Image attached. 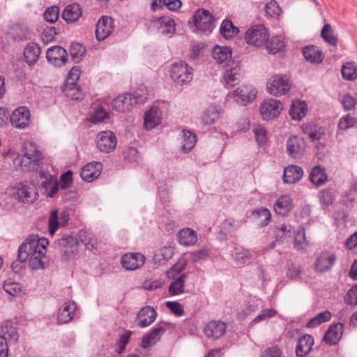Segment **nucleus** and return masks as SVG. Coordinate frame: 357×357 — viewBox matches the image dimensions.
I'll list each match as a JSON object with an SVG mask.
<instances>
[{
    "instance_id": "obj_1",
    "label": "nucleus",
    "mask_w": 357,
    "mask_h": 357,
    "mask_svg": "<svg viewBox=\"0 0 357 357\" xmlns=\"http://www.w3.org/2000/svg\"><path fill=\"white\" fill-rule=\"evenodd\" d=\"M17 260L22 263L28 261L33 270L43 269L48 264V259L43 246L36 242L22 243L18 248Z\"/></svg>"
},
{
    "instance_id": "obj_2",
    "label": "nucleus",
    "mask_w": 357,
    "mask_h": 357,
    "mask_svg": "<svg viewBox=\"0 0 357 357\" xmlns=\"http://www.w3.org/2000/svg\"><path fill=\"white\" fill-rule=\"evenodd\" d=\"M23 156L21 160L22 167L31 170L38 165L43 159V153L38 149L36 144L31 141L23 144Z\"/></svg>"
},
{
    "instance_id": "obj_3",
    "label": "nucleus",
    "mask_w": 357,
    "mask_h": 357,
    "mask_svg": "<svg viewBox=\"0 0 357 357\" xmlns=\"http://www.w3.org/2000/svg\"><path fill=\"white\" fill-rule=\"evenodd\" d=\"M169 75L174 82L183 85L192 80L193 69L186 62L179 61L171 66Z\"/></svg>"
},
{
    "instance_id": "obj_4",
    "label": "nucleus",
    "mask_w": 357,
    "mask_h": 357,
    "mask_svg": "<svg viewBox=\"0 0 357 357\" xmlns=\"http://www.w3.org/2000/svg\"><path fill=\"white\" fill-rule=\"evenodd\" d=\"M268 33L264 25H256L250 28L245 33L247 43L255 47H261L267 42Z\"/></svg>"
},
{
    "instance_id": "obj_5",
    "label": "nucleus",
    "mask_w": 357,
    "mask_h": 357,
    "mask_svg": "<svg viewBox=\"0 0 357 357\" xmlns=\"http://www.w3.org/2000/svg\"><path fill=\"white\" fill-rule=\"evenodd\" d=\"M289 80L281 75H275L267 82L268 92L273 96H281L287 93L291 89Z\"/></svg>"
},
{
    "instance_id": "obj_6",
    "label": "nucleus",
    "mask_w": 357,
    "mask_h": 357,
    "mask_svg": "<svg viewBox=\"0 0 357 357\" xmlns=\"http://www.w3.org/2000/svg\"><path fill=\"white\" fill-rule=\"evenodd\" d=\"M257 90L253 86L243 85L229 93L228 96L232 97L237 103L245 105L255 98Z\"/></svg>"
},
{
    "instance_id": "obj_7",
    "label": "nucleus",
    "mask_w": 357,
    "mask_h": 357,
    "mask_svg": "<svg viewBox=\"0 0 357 357\" xmlns=\"http://www.w3.org/2000/svg\"><path fill=\"white\" fill-rule=\"evenodd\" d=\"M96 144L100 151L109 153L116 149L117 139L113 132L105 130L100 132L97 135Z\"/></svg>"
},
{
    "instance_id": "obj_8",
    "label": "nucleus",
    "mask_w": 357,
    "mask_h": 357,
    "mask_svg": "<svg viewBox=\"0 0 357 357\" xmlns=\"http://www.w3.org/2000/svg\"><path fill=\"white\" fill-rule=\"evenodd\" d=\"M282 109L283 106L280 100L268 99L261 105L259 110L262 119L269 121L277 117Z\"/></svg>"
},
{
    "instance_id": "obj_9",
    "label": "nucleus",
    "mask_w": 357,
    "mask_h": 357,
    "mask_svg": "<svg viewBox=\"0 0 357 357\" xmlns=\"http://www.w3.org/2000/svg\"><path fill=\"white\" fill-rule=\"evenodd\" d=\"M10 195L13 199L23 203H32L38 197L33 188L24 185L14 188Z\"/></svg>"
},
{
    "instance_id": "obj_10",
    "label": "nucleus",
    "mask_w": 357,
    "mask_h": 357,
    "mask_svg": "<svg viewBox=\"0 0 357 357\" xmlns=\"http://www.w3.org/2000/svg\"><path fill=\"white\" fill-rule=\"evenodd\" d=\"M286 146L287 153L291 158L299 159L304 155L305 142L303 138L291 136L287 139Z\"/></svg>"
},
{
    "instance_id": "obj_11",
    "label": "nucleus",
    "mask_w": 357,
    "mask_h": 357,
    "mask_svg": "<svg viewBox=\"0 0 357 357\" xmlns=\"http://www.w3.org/2000/svg\"><path fill=\"white\" fill-rule=\"evenodd\" d=\"M30 117L29 110L25 107H20L10 116V123L17 129H24L29 124Z\"/></svg>"
},
{
    "instance_id": "obj_12",
    "label": "nucleus",
    "mask_w": 357,
    "mask_h": 357,
    "mask_svg": "<svg viewBox=\"0 0 357 357\" xmlns=\"http://www.w3.org/2000/svg\"><path fill=\"white\" fill-rule=\"evenodd\" d=\"M136 105V100L132 93L120 95L114 98L112 102L113 109L119 112H130Z\"/></svg>"
},
{
    "instance_id": "obj_13",
    "label": "nucleus",
    "mask_w": 357,
    "mask_h": 357,
    "mask_svg": "<svg viewBox=\"0 0 357 357\" xmlns=\"http://www.w3.org/2000/svg\"><path fill=\"white\" fill-rule=\"evenodd\" d=\"M336 261L335 254L330 252H322L320 253L314 264L317 272L324 273L331 270Z\"/></svg>"
},
{
    "instance_id": "obj_14",
    "label": "nucleus",
    "mask_w": 357,
    "mask_h": 357,
    "mask_svg": "<svg viewBox=\"0 0 357 357\" xmlns=\"http://www.w3.org/2000/svg\"><path fill=\"white\" fill-rule=\"evenodd\" d=\"M169 323L164 322L162 326H157L153 328L149 333L145 335L142 340V347L147 349L154 345L160 340L161 336L166 331V327L169 326Z\"/></svg>"
},
{
    "instance_id": "obj_15",
    "label": "nucleus",
    "mask_w": 357,
    "mask_h": 357,
    "mask_svg": "<svg viewBox=\"0 0 357 357\" xmlns=\"http://www.w3.org/2000/svg\"><path fill=\"white\" fill-rule=\"evenodd\" d=\"M194 23L196 27L202 31H210L213 24V17L210 12L202 9L198 10L193 16Z\"/></svg>"
},
{
    "instance_id": "obj_16",
    "label": "nucleus",
    "mask_w": 357,
    "mask_h": 357,
    "mask_svg": "<svg viewBox=\"0 0 357 357\" xmlns=\"http://www.w3.org/2000/svg\"><path fill=\"white\" fill-rule=\"evenodd\" d=\"M47 61L55 66H61L66 63L68 59V54L65 49L60 46H54L47 51Z\"/></svg>"
},
{
    "instance_id": "obj_17",
    "label": "nucleus",
    "mask_w": 357,
    "mask_h": 357,
    "mask_svg": "<svg viewBox=\"0 0 357 357\" xmlns=\"http://www.w3.org/2000/svg\"><path fill=\"white\" fill-rule=\"evenodd\" d=\"M241 77V68L238 63L233 62L226 66L223 79L227 85L233 86L238 84Z\"/></svg>"
},
{
    "instance_id": "obj_18",
    "label": "nucleus",
    "mask_w": 357,
    "mask_h": 357,
    "mask_svg": "<svg viewBox=\"0 0 357 357\" xmlns=\"http://www.w3.org/2000/svg\"><path fill=\"white\" fill-rule=\"evenodd\" d=\"M146 257L139 252H130L124 255L121 260L122 266L127 270H135L142 266Z\"/></svg>"
},
{
    "instance_id": "obj_19",
    "label": "nucleus",
    "mask_w": 357,
    "mask_h": 357,
    "mask_svg": "<svg viewBox=\"0 0 357 357\" xmlns=\"http://www.w3.org/2000/svg\"><path fill=\"white\" fill-rule=\"evenodd\" d=\"M226 324L220 321H209L204 328V335L213 340L220 338L225 333Z\"/></svg>"
},
{
    "instance_id": "obj_20",
    "label": "nucleus",
    "mask_w": 357,
    "mask_h": 357,
    "mask_svg": "<svg viewBox=\"0 0 357 357\" xmlns=\"http://www.w3.org/2000/svg\"><path fill=\"white\" fill-rule=\"evenodd\" d=\"M7 36L13 41H23L30 39V30L24 24H15L8 28Z\"/></svg>"
},
{
    "instance_id": "obj_21",
    "label": "nucleus",
    "mask_w": 357,
    "mask_h": 357,
    "mask_svg": "<svg viewBox=\"0 0 357 357\" xmlns=\"http://www.w3.org/2000/svg\"><path fill=\"white\" fill-rule=\"evenodd\" d=\"M156 316L157 312L153 307L145 306L139 310L137 315V325L141 328L147 327L155 321Z\"/></svg>"
},
{
    "instance_id": "obj_22",
    "label": "nucleus",
    "mask_w": 357,
    "mask_h": 357,
    "mask_svg": "<svg viewBox=\"0 0 357 357\" xmlns=\"http://www.w3.org/2000/svg\"><path fill=\"white\" fill-rule=\"evenodd\" d=\"M113 31L112 19L102 17L96 24V36L98 40L101 41L107 38Z\"/></svg>"
},
{
    "instance_id": "obj_23",
    "label": "nucleus",
    "mask_w": 357,
    "mask_h": 357,
    "mask_svg": "<svg viewBox=\"0 0 357 357\" xmlns=\"http://www.w3.org/2000/svg\"><path fill=\"white\" fill-rule=\"evenodd\" d=\"M76 304L75 302H66L59 308L57 314V321L59 324H68L74 317Z\"/></svg>"
},
{
    "instance_id": "obj_24",
    "label": "nucleus",
    "mask_w": 357,
    "mask_h": 357,
    "mask_svg": "<svg viewBox=\"0 0 357 357\" xmlns=\"http://www.w3.org/2000/svg\"><path fill=\"white\" fill-rule=\"evenodd\" d=\"M101 169L102 165L100 162H89L83 167L80 176L84 181L91 182L100 176Z\"/></svg>"
},
{
    "instance_id": "obj_25",
    "label": "nucleus",
    "mask_w": 357,
    "mask_h": 357,
    "mask_svg": "<svg viewBox=\"0 0 357 357\" xmlns=\"http://www.w3.org/2000/svg\"><path fill=\"white\" fill-rule=\"evenodd\" d=\"M303 176V169L297 165H289L284 169L283 181L285 183L294 184L298 182Z\"/></svg>"
},
{
    "instance_id": "obj_26",
    "label": "nucleus",
    "mask_w": 357,
    "mask_h": 357,
    "mask_svg": "<svg viewBox=\"0 0 357 357\" xmlns=\"http://www.w3.org/2000/svg\"><path fill=\"white\" fill-rule=\"evenodd\" d=\"M161 119V111L158 108L152 107L145 113L144 126L146 130H152L160 123Z\"/></svg>"
},
{
    "instance_id": "obj_27",
    "label": "nucleus",
    "mask_w": 357,
    "mask_h": 357,
    "mask_svg": "<svg viewBox=\"0 0 357 357\" xmlns=\"http://www.w3.org/2000/svg\"><path fill=\"white\" fill-rule=\"evenodd\" d=\"M314 344V338L312 335L306 334L299 338L296 354L298 357H303L310 352Z\"/></svg>"
},
{
    "instance_id": "obj_28",
    "label": "nucleus",
    "mask_w": 357,
    "mask_h": 357,
    "mask_svg": "<svg viewBox=\"0 0 357 357\" xmlns=\"http://www.w3.org/2000/svg\"><path fill=\"white\" fill-rule=\"evenodd\" d=\"M343 331V325L337 323L331 325L326 332L324 340L330 344L337 343L342 337Z\"/></svg>"
},
{
    "instance_id": "obj_29",
    "label": "nucleus",
    "mask_w": 357,
    "mask_h": 357,
    "mask_svg": "<svg viewBox=\"0 0 357 357\" xmlns=\"http://www.w3.org/2000/svg\"><path fill=\"white\" fill-rule=\"evenodd\" d=\"M220 107L217 105H209L204 112L202 116V122L205 126H211L219 118Z\"/></svg>"
},
{
    "instance_id": "obj_30",
    "label": "nucleus",
    "mask_w": 357,
    "mask_h": 357,
    "mask_svg": "<svg viewBox=\"0 0 357 357\" xmlns=\"http://www.w3.org/2000/svg\"><path fill=\"white\" fill-rule=\"evenodd\" d=\"M38 175L40 178V181L38 183L39 186L45 189L46 192L50 189L47 195L49 197H52L57 192L58 186L52 182V176L43 171H40Z\"/></svg>"
},
{
    "instance_id": "obj_31",
    "label": "nucleus",
    "mask_w": 357,
    "mask_h": 357,
    "mask_svg": "<svg viewBox=\"0 0 357 357\" xmlns=\"http://www.w3.org/2000/svg\"><path fill=\"white\" fill-rule=\"evenodd\" d=\"M82 13L80 6L77 3H73L66 7L62 13V17L66 22L73 23L79 19Z\"/></svg>"
},
{
    "instance_id": "obj_32",
    "label": "nucleus",
    "mask_w": 357,
    "mask_h": 357,
    "mask_svg": "<svg viewBox=\"0 0 357 357\" xmlns=\"http://www.w3.org/2000/svg\"><path fill=\"white\" fill-rule=\"evenodd\" d=\"M293 207L292 199L289 195H282L280 197L274 204V209L277 214L285 215Z\"/></svg>"
},
{
    "instance_id": "obj_33",
    "label": "nucleus",
    "mask_w": 357,
    "mask_h": 357,
    "mask_svg": "<svg viewBox=\"0 0 357 357\" xmlns=\"http://www.w3.org/2000/svg\"><path fill=\"white\" fill-rule=\"evenodd\" d=\"M178 242L184 246L195 245L197 241L196 232L190 228H183L178 234Z\"/></svg>"
},
{
    "instance_id": "obj_34",
    "label": "nucleus",
    "mask_w": 357,
    "mask_h": 357,
    "mask_svg": "<svg viewBox=\"0 0 357 357\" xmlns=\"http://www.w3.org/2000/svg\"><path fill=\"white\" fill-rule=\"evenodd\" d=\"M305 59L312 63H319L323 61L321 51L314 46H306L303 50Z\"/></svg>"
},
{
    "instance_id": "obj_35",
    "label": "nucleus",
    "mask_w": 357,
    "mask_h": 357,
    "mask_svg": "<svg viewBox=\"0 0 357 357\" xmlns=\"http://www.w3.org/2000/svg\"><path fill=\"white\" fill-rule=\"evenodd\" d=\"M40 54V49L39 46L34 43H29L24 51L25 61L29 66L34 64L38 61Z\"/></svg>"
},
{
    "instance_id": "obj_36",
    "label": "nucleus",
    "mask_w": 357,
    "mask_h": 357,
    "mask_svg": "<svg viewBox=\"0 0 357 357\" xmlns=\"http://www.w3.org/2000/svg\"><path fill=\"white\" fill-rule=\"evenodd\" d=\"M231 50L227 46H215L212 50L213 59L218 63L227 62L231 58Z\"/></svg>"
},
{
    "instance_id": "obj_37",
    "label": "nucleus",
    "mask_w": 357,
    "mask_h": 357,
    "mask_svg": "<svg viewBox=\"0 0 357 357\" xmlns=\"http://www.w3.org/2000/svg\"><path fill=\"white\" fill-rule=\"evenodd\" d=\"M310 180L317 186L324 184L327 180L325 168L319 165L314 167L310 174Z\"/></svg>"
},
{
    "instance_id": "obj_38",
    "label": "nucleus",
    "mask_w": 357,
    "mask_h": 357,
    "mask_svg": "<svg viewBox=\"0 0 357 357\" xmlns=\"http://www.w3.org/2000/svg\"><path fill=\"white\" fill-rule=\"evenodd\" d=\"M307 110V105L305 102L296 100L292 102L289 114L293 119L300 120L305 116Z\"/></svg>"
},
{
    "instance_id": "obj_39",
    "label": "nucleus",
    "mask_w": 357,
    "mask_h": 357,
    "mask_svg": "<svg viewBox=\"0 0 357 357\" xmlns=\"http://www.w3.org/2000/svg\"><path fill=\"white\" fill-rule=\"evenodd\" d=\"M59 218H61L63 221L61 224H65L68 220L67 215L65 213H61L60 216H59L56 210L52 211L49 218V233L52 236L55 234L56 231L59 228Z\"/></svg>"
},
{
    "instance_id": "obj_40",
    "label": "nucleus",
    "mask_w": 357,
    "mask_h": 357,
    "mask_svg": "<svg viewBox=\"0 0 357 357\" xmlns=\"http://www.w3.org/2000/svg\"><path fill=\"white\" fill-rule=\"evenodd\" d=\"M159 30L162 35L172 34L175 31V22L168 17L162 16L158 20Z\"/></svg>"
},
{
    "instance_id": "obj_41",
    "label": "nucleus",
    "mask_w": 357,
    "mask_h": 357,
    "mask_svg": "<svg viewBox=\"0 0 357 357\" xmlns=\"http://www.w3.org/2000/svg\"><path fill=\"white\" fill-rule=\"evenodd\" d=\"M252 215L261 227L266 226L271 221V213L266 208L261 207L255 210L252 212Z\"/></svg>"
},
{
    "instance_id": "obj_42",
    "label": "nucleus",
    "mask_w": 357,
    "mask_h": 357,
    "mask_svg": "<svg viewBox=\"0 0 357 357\" xmlns=\"http://www.w3.org/2000/svg\"><path fill=\"white\" fill-rule=\"evenodd\" d=\"M174 249L171 246H165L156 251L153 256L154 264H162L172 258Z\"/></svg>"
},
{
    "instance_id": "obj_43",
    "label": "nucleus",
    "mask_w": 357,
    "mask_h": 357,
    "mask_svg": "<svg viewBox=\"0 0 357 357\" xmlns=\"http://www.w3.org/2000/svg\"><path fill=\"white\" fill-rule=\"evenodd\" d=\"M183 142L181 146V150L184 153H188L194 148L196 144L197 140V135L190 130H183Z\"/></svg>"
},
{
    "instance_id": "obj_44",
    "label": "nucleus",
    "mask_w": 357,
    "mask_h": 357,
    "mask_svg": "<svg viewBox=\"0 0 357 357\" xmlns=\"http://www.w3.org/2000/svg\"><path fill=\"white\" fill-rule=\"evenodd\" d=\"M185 274L183 273L173 281L169 287V293L172 296L179 295L184 292Z\"/></svg>"
},
{
    "instance_id": "obj_45",
    "label": "nucleus",
    "mask_w": 357,
    "mask_h": 357,
    "mask_svg": "<svg viewBox=\"0 0 357 357\" xmlns=\"http://www.w3.org/2000/svg\"><path fill=\"white\" fill-rule=\"evenodd\" d=\"M220 31L225 38H230L238 33V28L235 26L231 21L225 20L221 24Z\"/></svg>"
},
{
    "instance_id": "obj_46",
    "label": "nucleus",
    "mask_w": 357,
    "mask_h": 357,
    "mask_svg": "<svg viewBox=\"0 0 357 357\" xmlns=\"http://www.w3.org/2000/svg\"><path fill=\"white\" fill-rule=\"evenodd\" d=\"M323 39L333 46L337 43V36L334 33L332 26L329 24H325L321 32Z\"/></svg>"
},
{
    "instance_id": "obj_47",
    "label": "nucleus",
    "mask_w": 357,
    "mask_h": 357,
    "mask_svg": "<svg viewBox=\"0 0 357 357\" xmlns=\"http://www.w3.org/2000/svg\"><path fill=\"white\" fill-rule=\"evenodd\" d=\"M239 227V223L233 218H226L220 225V232L227 236L236 231Z\"/></svg>"
},
{
    "instance_id": "obj_48",
    "label": "nucleus",
    "mask_w": 357,
    "mask_h": 357,
    "mask_svg": "<svg viewBox=\"0 0 357 357\" xmlns=\"http://www.w3.org/2000/svg\"><path fill=\"white\" fill-rule=\"evenodd\" d=\"M3 288L8 294L13 296L20 295L22 291V285L18 282L12 281L11 280L5 281Z\"/></svg>"
},
{
    "instance_id": "obj_49",
    "label": "nucleus",
    "mask_w": 357,
    "mask_h": 357,
    "mask_svg": "<svg viewBox=\"0 0 357 357\" xmlns=\"http://www.w3.org/2000/svg\"><path fill=\"white\" fill-rule=\"evenodd\" d=\"M357 127V119L351 114H347L340 118L338 128L346 130L351 128Z\"/></svg>"
},
{
    "instance_id": "obj_50",
    "label": "nucleus",
    "mask_w": 357,
    "mask_h": 357,
    "mask_svg": "<svg viewBox=\"0 0 357 357\" xmlns=\"http://www.w3.org/2000/svg\"><path fill=\"white\" fill-rule=\"evenodd\" d=\"M331 318V314L329 311L321 312L307 324V327L314 328L324 322L329 321Z\"/></svg>"
},
{
    "instance_id": "obj_51",
    "label": "nucleus",
    "mask_w": 357,
    "mask_h": 357,
    "mask_svg": "<svg viewBox=\"0 0 357 357\" xmlns=\"http://www.w3.org/2000/svg\"><path fill=\"white\" fill-rule=\"evenodd\" d=\"M85 51V48L79 43H73L70 45V54L75 63H79L82 60Z\"/></svg>"
},
{
    "instance_id": "obj_52",
    "label": "nucleus",
    "mask_w": 357,
    "mask_h": 357,
    "mask_svg": "<svg viewBox=\"0 0 357 357\" xmlns=\"http://www.w3.org/2000/svg\"><path fill=\"white\" fill-rule=\"evenodd\" d=\"M269 53L275 54L284 47V43L278 37H272L265 43Z\"/></svg>"
},
{
    "instance_id": "obj_53",
    "label": "nucleus",
    "mask_w": 357,
    "mask_h": 357,
    "mask_svg": "<svg viewBox=\"0 0 357 357\" xmlns=\"http://www.w3.org/2000/svg\"><path fill=\"white\" fill-rule=\"evenodd\" d=\"M277 314L275 310L273 308L264 309L261 311L260 314H258L250 324V326H254L256 324L264 321L269 318L275 317Z\"/></svg>"
},
{
    "instance_id": "obj_54",
    "label": "nucleus",
    "mask_w": 357,
    "mask_h": 357,
    "mask_svg": "<svg viewBox=\"0 0 357 357\" xmlns=\"http://www.w3.org/2000/svg\"><path fill=\"white\" fill-rule=\"evenodd\" d=\"M308 243L305 238V229L303 228L298 230L294 237V247L298 250H301L307 248Z\"/></svg>"
},
{
    "instance_id": "obj_55",
    "label": "nucleus",
    "mask_w": 357,
    "mask_h": 357,
    "mask_svg": "<svg viewBox=\"0 0 357 357\" xmlns=\"http://www.w3.org/2000/svg\"><path fill=\"white\" fill-rule=\"evenodd\" d=\"M342 75L345 79L354 80L357 77V68L352 63H347L342 68Z\"/></svg>"
},
{
    "instance_id": "obj_56",
    "label": "nucleus",
    "mask_w": 357,
    "mask_h": 357,
    "mask_svg": "<svg viewBox=\"0 0 357 357\" xmlns=\"http://www.w3.org/2000/svg\"><path fill=\"white\" fill-rule=\"evenodd\" d=\"M187 262L185 259L180 260L175 264L172 268L167 272L168 278H175L185 268Z\"/></svg>"
},
{
    "instance_id": "obj_57",
    "label": "nucleus",
    "mask_w": 357,
    "mask_h": 357,
    "mask_svg": "<svg viewBox=\"0 0 357 357\" xmlns=\"http://www.w3.org/2000/svg\"><path fill=\"white\" fill-rule=\"evenodd\" d=\"M265 10L267 15L271 17H278L282 12L281 8L278 2L274 0H271L266 5Z\"/></svg>"
},
{
    "instance_id": "obj_58",
    "label": "nucleus",
    "mask_w": 357,
    "mask_h": 357,
    "mask_svg": "<svg viewBox=\"0 0 357 357\" xmlns=\"http://www.w3.org/2000/svg\"><path fill=\"white\" fill-rule=\"evenodd\" d=\"M132 332L127 331L122 334L116 344V351L121 354L126 349V344L129 342Z\"/></svg>"
},
{
    "instance_id": "obj_59",
    "label": "nucleus",
    "mask_w": 357,
    "mask_h": 357,
    "mask_svg": "<svg viewBox=\"0 0 357 357\" xmlns=\"http://www.w3.org/2000/svg\"><path fill=\"white\" fill-rule=\"evenodd\" d=\"M123 155L124 158L130 163H137L140 159L138 151L134 147L128 148Z\"/></svg>"
},
{
    "instance_id": "obj_60",
    "label": "nucleus",
    "mask_w": 357,
    "mask_h": 357,
    "mask_svg": "<svg viewBox=\"0 0 357 357\" xmlns=\"http://www.w3.org/2000/svg\"><path fill=\"white\" fill-rule=\"evenodd\" d=\"M319 201L324 206L331 205L334 200L333 194L330 189L322 190L319 195Z\"/></svg>"
},
{
    "instance_id": "obj_61",
    "label": "nucleus",
    "mask_w": 357,
    "mask_h": 357,
    "mask_svg": "<svg viewBox=\"0 0 357 357\" xmlns=\"http://www.w3.org/2000/svg\"><path fill=\"white\" fill-rule=\"evenodd\" d=\"M255 138L259 144H263L266 141V131L261 125H255L252 128Z\"/></svg>"
},
{
    "instance_id": "obj_62",
    "label": "nucleus",
    "mask_w": 357,
    "mask_h": 357,
    "mask_svg": "<svg viewBox=\"0 0 357 357\" xmlns=\"http://www.w3.org/2000/svg\"><path fill=\"white\" fill-rule=\"evenodd\" d=\"M59 10L57 6H52L46 9L44 13V18L50 23L55 22L59 17Z\"/></svg>"
},
{
    "instance_id": "obj_63",
    "label": "nucleus",
    "mask_w": 357,
    "mask_h": 357,
    "mask_svg": "<svg viewBox=\"0 0 357 357\" xmlns=\"http://www.w3.org/2000/svg\"><path fill=\"white\" fill-rule=\"evenodd\" d=\"M137 104L144 103L147 99L148 91L144 86H140L134 93H132Z\"/></svg>"
},
{
    "instance_id": "obj_64",
    "label": "nucleus",
    "mask_w": 357,
    "mask_h": 357,
    "mask_svg": "<svg viewBox=\"0 0 357 357\" xmlns=\"http://www.w3.org/2000/svg\"><path fill=\"white\" fill-rule=\"evenodd\" d=\"M282 351L277 346H273L266 349L261 357H282Z\"/></svg>"
}]
</instances>
